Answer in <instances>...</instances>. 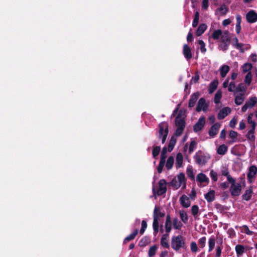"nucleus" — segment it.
Masks as SVG:
<instances>
[{"mask_svg":"<svg viewBox=\"0 0 257 257\" xmlns=\"http://www.w3.org/2000/svg\"><path fill=\"white\" fill-rule=\"evenodd\" d=\"M171 247L176 250L178 251L181 248H186L185 238L181 235L173 236L171 238Z\"/></svg>","mask_w":257,"mask_h":257,"instance_id":"1","label":"nucleus"},{"mask_svg":"<svg viewBox=\"0 0 257 257\" xmlns=\"http://www.w3.org/2000/svg\"><path fill=\"white\" fill-rule=\"evenodd\" d=\"M159 130L158 137L162 139V143L164 144L169 133V125L166 121H163L158 124Z\"/></svg>","mask_w":257,"mask_h":257,"instance_id":"2","label":"nucleus"},{"mask_svg":"<svg viewBox=\"0 0 257 257\" xmlns=\"http://www.w3.org/2000/svg\"><path fill=\"white\" fill-rule=\"evenodd\" d=\"M195 162L200 166H204L210 159V157L203 154L202 152L199 151L196 153L194 156Z\"/></svg>","mask_w":257,"mask_h":257,"instance_id":"3","label":"nucleus"},{"mask_svg":"<svg viewBox=\"0 0 257 257\" xmlns=\"http://www.w3.org/2000/svg\"><path fill=\"white\" fill-rule=\"evenodd\" d=\"M233 182L230 183L231 186L229 188L231 195L232 196H238L240 194L241 191V185L240 183L236 184L235 179H233Z\"/></svg>","mask_w":257,"mask_h":257,"instance_id":"4","label":"nucleus"},{"mask_svg":"<svg viewBox=\"0 0 257 257\" xmlns=\"http://www.w3.org/2000/svg\"><path fill=\"white\" fill-rule=\"evenodd\" d=\"M256 173L257 167L254 165L250 166L247 173V178L249 184H252L254 182Z\"/></svg>","mask_w":257,"mask_h":257,"instance_id":"5","label":"nucleus"},{"mask_svg":"<svg viewBox=\"0 0 257 257\" xmlns=\"http://www.w3.org/2000/svg\"><path fill=\"white\" fill-rule=\"evenodd\" d=\"M167 182L165 179H161L159 182V189L157 193L158 196H161L166 193L167 191Z\"/></svg>","mask_w":257,"mask_h":257,"instance_id":"6","label":"nucleus"},{"mask_svg":"<svg viewBox=\"0 0 257 257\" xmlns=\"http://www.w3.org/2000/svg\"><path fill=\"white\" fill-rule=\"evenodd\" d=\"M208 108V104L206 102L205 99L203 97L201 98L197 103L196 107V110L200 112L201 110L206 111Z\"/></svg>","mask_w":257,"mask_h":257,"instance_id":"7","label":"nucleus"},{"mask_svg":"<svg viewBox=\"0 0 257 257\" xmlns=\"http://www.w3.org/2000/svg\"><path fill=\"white\" fill-rule=\"evenodd\" d=\"M205 123V118L204 117H200L198 121L193 126V131L194 132H198L201 131L204 127Z\"/></svg>","mask_w":257,"mask_h":257,"instance_id":"8","label":"nucleus"},{"mask_svg":"<svg viewBox=\"0 0 257 257\" xmlns=\"http://www.w3.org/2000/svg\"><path fill=\"white\" fill-rule=\"evenodd\" d=\"M246 19L249 23H253L257 21V14L253 10L249 11L246 15Z\"/></svg>","mask_w":257,"mask_h":257,"instance_id":"9","label":"nucleus"},{"mask_svg":"<svg viewBox=\"0 0 257 257\" xmlns=\"http://www.w3.org/2000/svg\"><path fill=\"white\" fill-rule=\"evenodd\" d=\"M182 117V111H181L177 115L175 118V124L177 127L185 128L186 122L184 118Z\"/></svg>","mask_w":257,"mask_h":257,"instance_id":"10","label":"nucleus"},{"mask_svg":"<svg viewBox=\"0 0 257 257\" xmlns=\"http://www.w3.org/2000/svg\"><path fill=\"white\" fill-rule=\"evenodd\" d=\"M231 109L229 107H224L222 108L218 113L217 118L219 120L224 119L228 114L231 112Z\"/></svg>","mask_w":257,"mask_h":257,"instance_id":"11","label":"nucleus"},{"mask_svg":"<svg viewBox=\"0 0 257 257\" xmlns=\"http://www.w3.org/2000/svg\"><path fill=\"white\" fill-rule=\"evenodd\" d=\"M200 94L199 92L193 93L190 96L189 100L188 107H193L196 104L197 100L199 97Z\"/></svg>","mask_w":257,"mask_h":257,"instance_id":"12","label":"nucleus"},{"mask_svg":"<svg viewBox=\"0 0 257 257\" xmlns=\"http://www.w3.org/2000/svg\"><path fill=\"white\" fill-rule=\"evenodd\" d=\"M237 37H235L233 39V42H232V45L234 46L236 49L239 50L240 52L241 53H244L245 50H247V48H246L245 49L242 48V46L244 45L243 44L241 43H239Z\"/></svg>","mask_w":257,"mask_h":257,"instance_id":"13","label":"nucleus"},{"mask_svg":"<svg viewBox=\"0 0 257 257\" xmlns=\"http://www.w3.org/2000/svg\"><path fill=\"white\" fill-rule=\"evenodd\" d=\"M220 127V124L219 123H215L211 126L209 130V135L210 137H214L216 136L218 132V130Z\"/></svg>","mask_w":257,"mask_h":257,"instance_id":"14","label":"nucleus"},{"mask_svg":"<svg viewBox=\"0 0 257 257\" xmlns=\"http://www.w3.org/2000/svg\"><path fill=\"white\" fill-rule=\"evenodd\" d=\"M183 54L184 57L188 60H190L192 57L191 49L187 44L183 45Z\"/></svg>","mask_w":257,"mask_h":257,"instance_id":"15","label":"nucleus"},{"mask_svg":"<svg viewBox=\"0 0 257 257\" xmlns=\"http://www.w3.org/2000/svg\"><path fill=\"white\" fill-rule=\"evenodd\" d=\"M181 205L185 208H188L190 206V201L189 198L185 195H183L180 198Z\"/></svg>","mask_w":257,"mask_h":257,"instance_id":"16","label":"nucleus"},{"mask_svg":"<svg viewBox=\"0 0 257 257\" xmlns=\"http://www.w3.org/2000/svg\"><path fill=\"white\" fill-rule=\"evenodd\" d=\"M252 194V187L250 186L248 189L245 190V193L242 196V198L245 201H249L251 199Z\"/></svg>","mask_w":257,"mask_h":257,"instance_id":"17","label":"nucleus"},{"mask_svg":"<svg viewBox=\"0 0 257 257\" xmlns=\"http://www.w3.org/2000/svg\"><path fill=\"white\" fill-rule=\"evenodd\" d=\"M218 85V81L217 80H214L212 81L208 86V92L209 94H211L215 91Z\"/></svg>","mask_w":257,"mask_h":257,"instance_id":"18","label":"nucleus"},{"mask_svg":"<svg viewBox=\"0 0 257 257\" xmlns=\"http://www.w3.org/2000/svg\"><path fill=\"white\" fill-rule=\"evenodd\" d=\"M205 199L208 202H212L215 199V191L211 190L205 195Z\"/></svg>","mask_w":257,"mask_h":257,"instance_id":"19","label":"nucleus"},{"mask_svg":"<svg viewBox=\"0 0 257 257\" xmlns=\"http://www.w3.org/2000/svg\"><path fill=\"white\" fill-rule=\"evenodd\" d=\"M221 43H230V39L229 37V32L227 31H224L221 36Z\"/></svg>","mask_w":257,"mask_h":257,"instance_id":"20","label":"nucleus"},{"mask_svg":"<svg viewBox=\"0 0 257 257\" xmlns=\"http://www.w3.org/2000/svg\"><path fill=\"white\" fill-rule=\"evenodd\" d=\"M183 157L181 153H178L177 154L176 158V167L177 168H180L183 164Z\"/></svg>","mask_w":257,"mask_h":257,"instance_id":"21","label":"nucleus"},{"mask_svg":"<svg viewBox=\"0 0 257 257\" xmlns=\"http://www.w3.org/2000/svg\"><path fill=\"white\" fill-rule=\"evenodd\" d=\"M169 237V233H166L164 234L161 238V245L166 248H169V245L167 241L168 237Z\"/></svg>","mask_w":257,"mask_h":257,"instance_id":"22","label":"nucleus"},{"mask_svg":"<svg viewBox=\"0 0 257 257\" xmlns=\"http://www.w3.org/2000/svg\"><path fill=\"white\" fill-rule=\"evenodd\" d=\"M207 28V26L205 24H200L196 30V35L197 36H201L206 31Z\"/></svg>","mask_w":257,"mask_h":257,"instance_id":"23","label":"nucleus"},{"mask_svg":"<svg viewBox=\"0 0 257 257\" xmlns=\"http://www.w3.org/2000/svg\"><path fill=\"white\" fill-rule=\"evenodd\" d=\"M196 180L198 182L200 183L209 182L208 178L205 174L202 173H199L197 175Z\"/></svg>","mask_w":257,"mask_h":257,"instance_id":"24","label":"nucleus"},{"mask_svg":"<svg viewBox=\"0 0 257 257\" xmlns=\"http://www.w3.org/2000/svg\"><path fill=\"white\" fill-rule=\"evenodd\" d=\"M237 257H240L244 252V247L241 244H237L235 247Z\"/></svg>","mask_w":257,"mask_h":257,"instance_id":"25","label":"nucleus"},{"mask_svg":"<svg viewBox=\"0 0 257 257\" xmlns=\"http://www.w3.org/2000/svg\"><path fill=\"white\" fill-rule=\"evenodd\" d=\"M176 142H177V139H176L175 136H172L171 138L169 143L168 144V151L169 152H170L173 150V149L176 145Z\"/></svg>","mask_w":257,"mask_h":257,"instance_id":"26","label":"nucleus"},{"mask_svg":"<svg viewBox=\"0 0 257 257\" xmlns=\"http://www.w3.org/2000/svg\"><path fill=\"white\" fill-rule=\"evenodd\" d=\"M230 69L229 67L226 65H223L220 68V76L223 78L226 76Z\"/></svg>","mask_w":257,"mask_h":257,"instance_id":"27","label":"nucleus"},{"mask_svg":"<svg viewBox=\"0 0 257 257\" xmlns=\"http://www.w3.org/2000/svg\"><path fill=\"white\" fill-rule=\"evenodd\" d=\"M138 233V230L137 229H135L134 231L131 234L126 236L123 240V243H126V242L130 241L133 240L136 235Z\"/></svg>","mask_w":257,"mask_h":257,"instance_id":"28","label":"nucleus"},{"mask_svg":"<svg viewBox=\"0 0 257 257\" xmlns=\"http://www.w3.org/2000/svg\"><path fill=\"white\" fill-rule=\"evenodd\" d=\"M172 223L173 228L175 229H181L183 226V224L178 220V218L177 217L173 218Z\"/></svg>","mask_w":257,"mask_h":257,"instance_id":"29","label":"nucleus"},{"mask_svg":"<svg viewBox=\"0 0 257 257\" xmlns=\"http://www.w3.org/2000/svg\"><path fill=\"white\" fill-rule=\"evenodd\" d=\"M179 215L181 221L185 224L187 223L188 220V217L187 213L183 210H180Z\"/></svg>","mask_w":257,"mask_h":257,"instance_id":"30","label":"nucleus"},{"mask_svg":"<svg viewBox=\"0 0 257 257\" xmlns=\"http://www.w3.org/2000/svg\"><path fill=\"white\" fill-rule=\"evenodd\" d=\"M215 244V238L214 236H211L208 240V251H211L214 248Z\"/></svg>","mask_w":257,"mask_h":257,"instance_id":"31","label":"nucleus"},{"mask_svg":"<svg viewBox=\"0 0 257 257\" xmlns=\"http://www.w3.org/2000/svg\"><path fill=\"white\" fill-rule=\"evenodd\" d=\"M257 103V97L256 96H253L249 98L248 101L245 102L249 108L253 107Z\"/></svg>","mask_w":257,"mask_h":257,"instance_id":"32","label":"nucleus"},{"mask_svg":"<svg viewBox=\"0 0 257 257\" xmlns=\"http://www.w3.org/2000/svg\"><path fill=\"white\" fill-rule=\"evenodd\" d=\"M228 147L225 145H221L217 149V152L219 155H223L227 151Z\"/></svg>","mask_w":257,"mask_h":257,"instance_id":"33","label":"nucleus"},{"mask_svg":"<svg viewBox=\"0 0 257 257\" xmlns=\"http://www.w3.org/2000/svg\"><path fill=\"white\" fill-rule=\"evenodd\" d=\"M174 163V158L173 156H170L166 162V167L167 170H169L173 167Z\"/></svg>","mask_w":257,"mask_h":257,"instance_id":"34","label":"nucleus"},{"mask_svg":"<svg viewBox=\"0 0 257 257\" xmlns=\"http://www.w3.org/2000/svg\"><path fill=\"white\" fill-rule=\"evenodd\" d=\"M221 174L222 176H226L227 178V180L229 183H231L233 182V178H232L231 175L229 174V173L227 169L223 170L221 171Z\"/></svg>","mask_w":257,"mask_h":257,"instance_id":"35","label":"nucleus"},{"mask_svg":"<svg viewBox=\"0 0 257 257\" xmlns=\"http://www.w3.org/2000/svg\"><path fill=\"white\" fill-rule=\"evenodd\" d=\"M252 65L251 63H245L242 66V72L243 73H248V72H250V70L252 69Z\"/></svg>","mask_w":257,"mask_h":257,"instance_id":"36","label":"nucleus"},{"mask_svg":"<svg viewBox=\"0 0 257 257\" xmlns=\"http://www.w3.org/2000/svg\"><path fill=\"white\" fill-rule=\"evenodd\" d=\"M156 209L157 210L156 211V215H157V216H158V219L159 220V218L160 217H164L165 216V212H161V211L160 207L159 206H156L155 207L153 213H155Z\"/></svg>","mask_w":257,"mask_h":257,"instance_id":"37","label":"nucleus"},{"mask_svg":"<svg viewBox=\"0 0 257 257\" xmlns=\"http://www.w3.org/2000/svg\"><path fill=\"white\" fill-rule=\"evenodd\" d=\"M243 96V93H240V95L235 96L234 99V102L236 105H239L243 103L244 101V98L242 97Z\"/></svg>","mask_w":257,"mask_h":257,"instance_id":"38","label":"nucleus"},{"mask_svg":"<svg viewBox=\"0 0 257 257\" xmlns=\"http://www.w3.org/2000/svg\"><path fill=\"white\" fill-rule=\"evenodd\" d=\"M222 33V31L220 29L214 30L212 34V38L214 40H218Z\"/></svg>","mask_w":257,"mask_h":257,"instance_id":"39","label":"nucleus"},{"mask_svg":"<svg viewBox=\"0 0 257 257\" xmlns=\"http://www.w3.org/2000/svg\"><path fill=\"white\" fill-rule=\"evenodd\" d=\"M199 20V13L196 11L194 15V18L192 23V27L195 28L197 26Z\"/></svg>","mask_w":257,"mask_h":257,"instance_id":"40","label":"nucleus"},{"mask_svg":"<svg viewBox=\"0 0 257 257\" xmlns=\"http://www.w3.org/2000/svg\"><path fill=\"white\" fill-rule=\"evenodd\" d=\"M169 185L174 187L176 189H178L181 186L180 183L178 182L176 178H173L169 183Z\"/></svg>","mask_w":257,"mask_h":257,"instance_id":"41","label":"nucleus"},{"mask_svg":"<svg viewBox=\"0 0 257 257\" xmlns=\"http://www.w3.org/2000/svg\"><path fill=\"white\" fill-rule=\"evenodd\" d=\"M246 91V87L244 86L242 83L239 84L237 87H236L235 92H241L242 93H244Z\"/></svg>","mask_w":257,"mask_h":257,"instance_id":"42","label":"nucleus"},{"mask_svg":"<svg viewBox=\"0 0 257 257\" xmlns=\"http://www.w3.org/2000/svg\"><path fill=\"white\" fill-rule=\"evenodd\" d=\"M222 97V92L220 91H217L215 94L214 98V102L215 104H218L220 102V100Z\"/></svg>","mask_w":257,"mask_h":257,"instance_id":"43","label":"nucleus"},{"mask_svg":"<svg viewBox=\"0 0 257 257\" xmlns=\"http://www.w3.org/2000/svg\"><path fill=\"white\" fill-rule=\"evenodd\" d=\"M252 80V74L251 72H248L244 78V82L248 85H249Z\"/></svg>","mask_w":257,"mask_h":257,"instance_id":"44","label":"nucleus"},{"mask_svg":"<svg viewBox=\"0 0 257 257\" xmlns=\"http://www.w3.org/2000/svg\"><path fill=\"white\" fill-rule=\"evenodd\" d=\"M157 210L156 209L155 213H153V227H159V219H158V216L156 215V211Z\"/></svg>","mask_w":257,"mask_h":257,"instance_id":"45","label":"nucleus"},{"mask_svg":"<svg viewBox=\"0 0 257 257\" xmlns=\"http://www.w3.org/2000/svg\"><path fill=\"white\" fill-rule=\"evenodd\" d=\"M161 150V148L159 146L154 147L152 151V155L153 158H156L159 154Z\"/></svg>","mask_w":257,"mask_h":257,"instance_id":"46","label":"nucleus"},{"mask_svg":"<svg viewBox=\"0 0 257 257\" xmlns=\"http://www.w3.org/2000/svg\"><path fill=\"white\" fill-rule=\"evenodd\" d=\"M187 176L192 180H195L194 173L192 168L188 167L186 170Z\"/></svg>","mask_w":257,"mask_h":257,"instance_id":"47","label":"nucleus"},{"mask_svg":"<svg viewBox=\"0 0 257 257\" xmlns=\"http://www.w3.org/2000/svg\"><path fill=\"white\" fill-rule=\"evenodd\" d=\"M157 249V246L156 245L152 246L149 250L148 252V255L150 257H152L154 256L156 252V250Z\"/></svg>","mask_w":257,"mask_h":257,"instance_id":"48","label":"nucleus"},{"mask_svg":"<svg viewBox=\"0 0 257 257\" xmlns=\"http://www.w3.org/2000/svg\"><path fill=\"white\" fill-rule=\"evenodd\" d=\"M167 148L166 147H165L163 148L162 150L160 160H163L164 161L166 162V159L167 157Z\"/></svg>","mask_w":257,"mask_h":257,"instance_id":"49","label":"nucleus"},{"mask_svg":"<svg viewBox=\"0 0 257 257\" xmlns=\"http://www.w3.org/2000/svg\"><path fill=\"white\" fill-rule=\"evenodd\" d=\"M237 133L234 131H230L229 134V136L232 139V142H235L237 137Z\"/></svg>","mask_w":257,"mask_h":257,"instance_id":"50","label":"nucleus"},{"mask_svg":"<svg viewBox=\"0 0 257 257\" xmlns=\"http://www.w3.org/2000/svg\"><path fill=\"white\" fill-rule=\"evenodd\" d=\"M229 45V43L221 42V43L219 44L218 48L220 50L225 51L228 49Z\"/></svg>","mask_w":257,"mask_h":257,"instance_id":"51","label":"nucleus"},{"mask_svg":"<svg viewBox=\"0 0 257 257\" xmlns=\"http://www.w3.org/2000/svg\"><path fill=\"white\" fill-rule=\"evenodd\" d=\"M141 225H142V226H141V228L140 230V233L142 235L144 233L147 227V221L145 220H142Z\"/></svg>","mask_w":257,"mask_h":257,"instance_id":"52","label":"nucleus"},{"mask_svg":"<svg viewBox=\"0 0 257 257\" xmlns=\"http://www.w3.org/2000/svg\"><path fill=\"white\" fill-rule=\"evenodd\" d=\"M165 231L166 233H169L172 229V221H165Z\"/></svg>","mask_w":257,"mask_h":257,"instance_id":"53","label":"nucleus"},{"mask_svg":"<svg viewBox=\"0 0 257 257\" xmlns=\"http://www.w3.org/2000/svg\"><path fill=\"white\" fill-rule=\"evenodd\" d=\"M165 162H166L164 161L163 160H160L159 164L157 167V171L159 173H161L162 172Z\"/></svg>","mask_w":257,"mask_h":257,"instance_id":"54","label":"nucleus"},{"mask_svg":"<svg viewBox=\"0 0 257 257\" xmlns=\"http://www.w3.org/2000/svg\"><path fill=\"white\" fill-rule=\"evenodd\" d=\"M206 237L203 236L200 238L198 240V245L200 247L203 248L206 244Z\"/></svg>","mask_w":257,"mask_h":257,"instance_id":"55","label":"nucleus"},{"mask_svg":"<svg viewBox=\"0 0 257 257\" xmlns=\"http://www.w3.org/2000/svg\"><path fill=\"white\" fill-rule=\"evenodd\" d=\"M242 228V231L244 232L245 233H246L247 235H251L254 233V232L253 231H250L249 229V228L247 225H243Z\"/></svg>","mask_w":257,"mask_h":257,"instance_id":"56","label":"nucleus"},{"mask_svg":"<svg viewBox=\"0 0 257 257\" xmlns=\"http://www.w3.org/2000/svg\"><path fill=\"white\" fill-rule=\"evenodd\" d=\"M199 211V207L197 205H194L192 206L191 208V213L195 217V216L197 215Z\"/></svg>","mask_w":257,"mask_h":257,"instance_id":"57","label":"nucleus"},{"mask_svg":"<svg viewBox=\"0 0 257 257\" xmlns=\"http://www.w3.org/2000/svg\"><path fill=\"white\" fill-rule=\"evenodd\" d=\"M198 43L200 46V50L201 53H205L206 52V49L205 48V44L201 40H199Z\"/></svg>","mask_w":257,"mask_h":257,"instance_id":"58","label":"nucleus"},{"mask_svg":"<svg viewBox=\"0 0 257 257\" xmlns=\"http://www.w3.org/2000/svg\"><path fill=\"white\" fill-rule=\"evenodd\" d=\"M149 241V238L147 236H145L140 240L139 244L140 246H146L148 243Z\"/></svg>","mask_w":257,"mask_h":257,"instance_id":"59","label":"nucleus"},{"mask_svg":"<svg viewBox=\"0 0 257 257\" xmlns=\"http://www.w3.org/2000/svg\"><path fill=\"white\" fill-rule=\"evenodd\" d=\"M178 177V181L180 183V185L185 182V176L183 173H180L177 176Z\"/></svg>","mask_w":257,"mask_h":257,"instance_id":"60","label":"nucleus"},{"mask_svg":"<svg viewBox=\"0 0 257 257\" xmlns=\"http://www.w3.org/2000/svg\"><path fill=\"white\" fill-rule=\"evenodd\" d=\"M236 85L234 81H231L228 87V91L229 92H234L235 90Z\"/></svg>","mask_w":257,"mask_h":257,"instance_id":"61","label":"nucleus"},{"mask_svg":"<svg viewBox=\"0 0 257 257\" xmlns=\"http://www.w3.org/2000/svg\"><path fill=\"white\" fill-rule=\"evenodd\" d=\"M184 128H185L177 127V129L175 131V134H174V136H175V137H179V136H180L182 135V134Z\"/></svg>","mask_w":257,"mask_h":257,"instance_id":"62","label":"nucleus"},{"mask_svg":"<svg viewBox=\"0 0 257 257\" xmlns=\"http://www.w3.org/2000/svg\"><path fill=\"white\" fill-rule=\"evenodd\" d=\"M210 176L212 180L214 181H216L218 179L217 174L216 172H214L213 170H212L210 172Z\"/></svg>","mask_w":257,"mask_h":257,"instance_id":"63","label":"nucleus"},{"mask_svg":"<svg viewBox=\"0 0 257 257\" xmlns=\"http://www.w3.org/2000/svg\"><path fill=\"white\" fill-rule=\"evenodd\" d=\"M191 250L192 252H195L198 250V247L195 242L192 241L190 244Z\"/></svg>","mask_w":257,"mask_h":257,"instance_id":"64","label":"nucleus"}]
</instances>
